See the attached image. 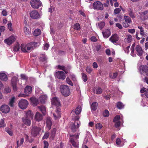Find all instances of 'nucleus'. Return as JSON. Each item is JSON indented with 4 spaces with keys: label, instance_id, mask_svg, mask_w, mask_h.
<instances>
[{
    "label": "nucleus",
    "instance_id": "nucleus-1",
    "mask_svg": "<svg viewBox=\"0 0 148 148\" xmlns=\"http://www.w3.org/2000/svg\"><path fill=\"white\" fill-rule=\"evenodd\" d=\"M60 90L62 95L65 97L69 96L70 93V89L68 86L62 85L60 87Z\"/></svg>",
    "mask_w": 148,
    "mask_h": 148
},
{
    "label": "nucleus",
    "instance_id": "nucleus-2",
    "mask_svg": "<svg viewBox=\"0 0 148 148\" xmlns=\"http://www.w3.org/2000/svg\"><path fill=\"white\" fill-rule=\"evenodd\" d=\"M30 4L34 9H37L41 5L42 3L39 0H31Z\"/></svg>",
    "mask_w": 148,
    "mask_h": 148
},
{
    "label": "nucleus",
    "instance_id": "nucleus-3",
    "mask_svg": "<svg viewBox=\"0 0 148 148\" xmlns=\"http://www.w3.org/2000/svg\"><path fill=\"white\" fill-rule=\"evenodd\" d=\"M94 9L95 10H102L103 9V5L100 1H97L94 2L93 4Z\"/></svg>",
    "mask_w": 148,
    "mask_h": 148
},
{
    "label": "nucleus",
    "instance_id": "nucleus-4",
    "mask_svg": "<svg viewBox=\"0 0 148 148\" xmlns=\"http://www.w3.org/2000/svg\"><path fill=\"white\" fill-rule=\"evenodd\" d=\"M28 103L27 101L25 99L21 100L18 103L19 107L22 109H24L27 108Z\"/></svg>",
    "mask_w": 148,
    "mask_h": 148
},
{
    "label": "nucleus",
    "instance_id": "nucleus-5",
    "mask_svg": "<svg viewBox=\"0 0 148 148\" xmlns=\"http://www.w3.org/2000/svg\"><path fill=\"white\" fill-rule=\"evenodd\" d=\"M18 80V77L16 76L13 77L11 79V85L12 86L13 90L14 91H16L17 89V83Z\"/></svg>",
    "mask_w": 148,
    "mask_h": 148
},
{
    "label": "nucleus",
    "instance_id": "nucleus-6",
    "mask_svg": "<svg viewBox=\"0 0 148 148\" xmlns=\"http://www.w3.org/2000/svg\"><path fill=\"white\" fill-rule=\"evenodd\" d=\"M41 130V129L39 127L36 126L34 127L32 129L31 133L32 135L34 136H36L39 134V132Z\"/></svg>",
    "mask_w": 148,
    "mask_h": 148
},
{
    "label": "nucleus",
    "instance_id": "nucleus-7",
    "mask_svg": "<svg viewBox=\"0 0 148 148\" xmlns=\"http://www.w3.org/2000/svg\"><path fill=\"white\" fill-rule=\"evenodd\" d=\"M55 76L58 78L64 80L66 78V76L64 72L62 71H59L56 72Z\"/></svg>",
    "mask_w": 148,
    "mask_h": 148
},
{
    "label": "nucleus",
    "instance_id": "nucleus-8",
    "mask_svg": "<svg viewBox=\"0 0 148 148\" xmlns=\"http://www.w3.org/2000/svg\"><path fill=\"white\" fill-rule=\"evenodd\" d=\"M139 70L141 74L145 73L146 75L148 76V67L146 65H141L139 68Z\"/></svg>",
    "mask_w": 148,
    "mask_h": 148
},
{
    "label": "nucleus",
    "instance_id": "nucleus-9",
    "mask_svg": "<svg viewBox=\"0 0 148 148\" xmlns=\"http://www.w3.org/2000/svg\"><path fill=\"white\" fill-rule=\"evenodd\" d=\"M30 17L33 19H36L40 17V16L38 11L35 10H32L30 13Z\"/></svg>",
    "mask_w": 148,
    "mask_h": 148
},
{
    "label": "nucleus",
    "instance_id": "nucleus-10",
    "mask_svg": "<svg viewBox=\"0 0 148 148\" xmlns=\"http://www.w3.org/2000/svg\"><path fill=\"white\" fill-rule=\"evenodd\" d=\"M79 122H78L75 121L74 123H72L71 125V129L73 132H75L76 131V130L79 127Z\"/></svg>",
    "mask_w": 148,
    "mask_h": 148
},
{
    "label": "nucleus",
    "instance_id": "nucleus-11",
    "mask_svg": "<svg viewBox=\"0 0 148 148\" xmlns=\"http://www.w3.org/2000/svg\"><path fill=\"white\" fill-rule=\"evenodd\" d=\"M51 104L56 106H59L60 105V103L59 99L56 97L53 98L51 101Z\"/></svg>",
    "mask_w": 148,
    "mask_h": 148
},
{
    "label": "nucleus",
    "instance_id": "nucleus-12",
    "mask_svg": "<svg viewBox=\"0 0 148 148\" xmlns=\"http://www.w3.org/2000/svg\"><path fill=\"white\" fill-rule=\"evenodd\" d=\"M15 40V38L14 36H11L8 38L5 39L4 40L5 42L8 44L10 45L14 42Z\"/></svg>",
    "mask_w": 148,
    "mask_h": 148
},
{
    "label": "nucleus",
    "instance_id": "nucleus-13",
    "mask_svg": "<svg viewBox=\"0 0 148 148\" xmlns=\"http://www.w3.org/2000/svg\"><path fill=\"white\" fill-rule=\"evenodd\" d=\"M0 109L1 112L5 113H8L10 110L9 106L6 105L2 106Z\"/></svg>",
    "mask_w": 148,
    "mask_h": 148
},
{
    "label": "nucleus",
    "instance_id": "nucleus-14",
    "mask_svg": "<svg viewBox=\"0 0 148 148\" xmlns=\"http://www.w3.org/2000/svg\"><path fill=\"white\" fill-rule=\"evenodd\" d=\"M135 49L137 55L140 56H142L143 51L142 48L139 45H137Z\"/></svg>",
    "mask_w": 148,
    "mask_h": 148
},
{
    "label": "nucleus",
    "instance_id": "nucleus-15",
    "mask_svg": "<svg viewBox=\"0 0 148 148\" xmlns=\"http://www.w3.org/2000/svg\"><path fill=\"white\" fill-rule=\"evenodd\" d=\"M119 40V36L118 35L115 34L111 36L110 38V40L113 43H116Z\"/></svg>",
    "mask_w": 148,
    "mask_h": 148
},
{
    "label": "nucleus",
    "instance_id": "nucleus-16",
    "mask_svg": "<svg viewBox=\"0 0 148 148\" xmlns=\"http://www.w3.org/2000/svg\"><path fill=\"white\" fill-rule=\"evenodd\" d=\"M24 124L27 126H30L31 124V120L30 118L27 117H24L22 118Z\"/></svg>",
    "mask_w": 148,
    "mask_h": 148
},
{
    "label": "nucleus",
    "instance_id": "nucleus-17",
    "mask_svg": "<svg viewBox=\"0 0 148 148\" xmlns=\"http://www.w3.org/2000/svg\"><path fill=\"white\" fill-rule=\"evenodd\" d=\"M35 119L36 121H39L42 119V115L39 112H36L35 116Z\"/></svg>",
    "mask_w": 148,
    "mask_h": 148
},
{
    "label": "nucleus",
    "instance_id": "nucleus-18",
    "mask_svg": "<svg viewBox=\"0 0 148 148\" xmlns=\"http://www.w3.org/2000/svg\"><path fill=\"white\" fill-rule=\"evenodd\" d=\"M104 37L107 38L111 35V33L110 29H107L103 32H102Z\"/></svg>",
    "mask_w": 148,
    "mask_h": 148
},
{
    "label": "nucleus",
    "instance_id": "nucleus-19",
    "mask_svg": "<svg viewBox=\"0 0 148 148\" xmlns=\"http://www.w3.org/2000/svg\"><path fill=\"white\" fill-rule=\"evenodd\" d=\"M39 59L40 61L44 63L47 62V58L45 54H41L39 56Z\"/></svg>",
    "mask_w": 148,
    "mask_h": 148
},
{
    "label": "nucleus",
    "instance_id": "nucleus-20",
    "mask_svg": "<svg viewBox=\"0 0 148 148\" xmlns=\"http://www.w3.org/2000/svg\"><path fill=\"white\" fill-rule=\"evenodd\" d=\"M133 39L132 36L130 34H128L126 35V37L125 38L124 40L125 42L130 43Z\"/></svg>",
    "mask_w": 148,
    "mask_h": 148
},
{
    "label": "nucleus",
    "instance_id": "nucleus-21",
    "mask_svg": "<svg viewBox=\"0 0 148 148\" xmlns=\"http://www.w3.org/2000/svg\"><path fill=\"white\" fill-rule=\"evenodd\" d=\"M56 113L57 114H53V116L55 117V119H57L60 118L61 116V115L59 112H60V109L59 108H57L56 111Z\"/></svg>",
    "mask_w": 148,
    "mask_h": 148
},
{
    "label": "nucleus",
    "instance_id": "nucleus-22",
    "mask_svg": "<svg viewBox=\"0 0 148 148\" xmlns=\"http://www.w3.org/2000/svg\"><path fill=\"white\" fill-rule=\"evenodd\" d=\"M32 90V87L30 86H28L25 88L24 91L25 93L27 95L31 92Z\"/></svg>",
    "mask_w": 148,
    "mask_h": 148
},
{
    "label": "nucleus",
    "instance_id": "nucleus-23",
    "mask_svg": "<svg viewBox=\"0 0 148 148\" xmlns=\"http://www.w3.org/2000/svg\"><path fill=\"white\" fill-rule=\"evenodd\" d=\"M0 79L4 81H6L8 80V77L5 73H0Z\"/></svg>",
    "mask_w": 148,
    "mask_h": 148
},
{
    "label": "nucleus",
    "instance_id": "nucleus-24",
    "mask_svg": "<svg viewBox=\"0 0 148 148\" xmlns=\"http://www.w3.org/2000/svg\"><path fill=\"white\" fill-rule=\"evenodd\" d=\"M51 125L52 122L50 118H48L47 120V126L49 130L51 128Z\"/></svg>",
    "mask_w": 148,
    "mask_h": 148
},
{
    "label": "nucleus",
    "instance_id": "nucleus-25",
    "mask_svg": "<svg viewBox=\"0 0 148 148\" xmlns=\"http://www.w3.org/2000/svg\"><path fill=\"white\" fill-rule=\"evenodd\" d=\"M47 96L45 95H42L40 97V102L42 103H44L45 101L47 99Z\"/></svg>",
    "mask_w": 148,
    "mask_h": 148
},
{
    "label": "nucleus",
    "instance_id": "nucleus-26",
    "mask_svg": "<svg viewBox=\"0 0 148 148\" xmlns=\"http://www.w3.org/2000/svg\"><path fill=\"white\" fill-rule=\"evenodd\" d=\"M31 101L34 106H36L39 103L38 99L35 97L31 98H30Z\"/></svg>",
    "mask_w": 148,
    "mask_h": 148
},
{
    "label": "nucleus",
    "instance_id": "nucleus-27",
    "mask_svg": "<svg viewBox=\"0 0 148 148\" xmlns=\"http://www.w3.org/2000/svg\"><path fill=\"white\" fill-rule=\"evenodd\" d=\"M98 105V103L97 102L93 103L91 106V108L92 110L95 111L97 109V106Z\"/></svg>",
    "mask_w": 148,
    "mask_h": 148
},
{
    "label": "nucleus",
    "instance_id": "nucleus-28",
    "mask_svg": "<svg viewBox=\"0 0 148 148\" xmlns=\"http://www.w3.org/2000/svg\"><path fill=\"white\" fill-rule=\"evenodd\" d=\"M144 20L148 19V10L142 12Z\"/></svg>",
    "mask_w": 148,
    "mask_h": 148
},
{
    "label": "nucleus",
    "instance_id": "nucleus-29",
    "mask_svg": "<svg viewBox=\"0 0 148 148\" xmlns=\"http://www.w3.org/2000/svg\"><path fill=\"white\" fill-rule=\"evenodd\" d=\"M82 108L80 106H78L75 110V112L76 114H79L81 112Z\"/></svg>",
    "mask_w": 148,
    "mask_h": 148
},
{
    "label": "nucleus",
    "instance_id": "nucleus-30",
    "mask_svg": "<svg viewBox=\"0 0 148 148\" xmlns=\"http://www.w3.org/2000/svg\"><path fill=\"white\" fill-rule=\"evenodd\" d=\"M38 108L42 112L44 115H45L46 112V109L45 107L43 106H38Z\"/></svg>",
    "mask_w": 148,
    "mask_h": 148
},
{
    "label": "nucleus",
    "instance_id": "nucleus-31",
    "mask_svg": "<svg viewBox=\"0 0 148 148\" xmlns=\"http://www.w3.org/2000/svg\"><path fill=\"white\" fill-rule=\"evenodd\" d=\"M38 44V43L34 42L29 43V46H30L32 48V49H33L34 48L39 45Z\"/></svg>",
    "mask_w": 148,
    "mask_h": 148
},
{
    "label": "nucleus",
    "instance_id": "nucleus-32",
    "mask_svg": "<svg viewBox=\"0 0 148 148\" xmlns=\"http://www.w3.org/2000/svg\"><path fill=\"white\" fill-rule=\"evenodd\" d=\"M25 117L32 118L33 117V114L30 110L28 111L26 113V115Z\"/></svg>",
    "mask_w": 148,
    "mask_h": 148
},
{
    "label": "nucleus",
    "instance_id": "nucleus-33",
    "mask_svg": "<svg viewBox=\"0 0 148 148\" xmlns=\"http://www.w3.org/2000/svg\"><path fill=\"white\" fill-rule=\"evenodd\" d=\"M70 141L71 144L74 147H76V148H78V143L77 142L75 141L72 138L71 139Z\"/></svg>",
    "mask_w": 148,
    "mask_h": 148
},
{
    "label": "nucleus",
    "instance_id": "nucleus-34",
    "mask_svg": "<svg viewBox=\"0 0 148 148\" xmlns=\"http://www.w3.org/2000/svg\"><path fill=\"white\" fill-rule=\"evenodd\" d=\"M41 34V31L39 29H36L34 30L33 34L35 36H37L40 35Z\"/></svg>",
    "mask_w": 148,
    "mask_h": 148
},
{
    "label": "nucleus",
    "instance_id": "nucleus-35",
    "mask_svg": "<svg viewBox=\"0 0 148 148\" xmlns=\"http://www.w3.org/2000/svg\"><path fill=\"white\" fill-rule=\"evenodd\" d=\"M26 45L24 44H21V51L24 52H27V51L26 50Z\"/></svg>",
    "mask_w": 148,
    "mask_h": 148
},
{
    "label": "nucleus",
    "instance_id": "nucleus-36",
    "mask_svg": "<svg viewBox=\"0 0 148 148\" xmlns=\"http://www.w3.org/2000/svg\"><path fill=\"white\" fill-rule=\"evenodd\" d=\"M95 92L97 94H100L102 92V90L101 88L98 87L95 88Z\"/></svg>",
    "mask_w": 148,
    "mask_h": 148
},
{
    "label": "nucleus",
    "instance_id": "nucleus-37",
    "mask_svg": "<svg viewBox=\"0 0 148 148\" xmlns=\"http://www.w3.org/2000/svg\"><path fill=\"white\" fill-rule=\"evenodd\" d=\"M15 97H12L10 99L9 102V105L10 106L12 107L14 106V101Z\"/></svg>",
    "mask_w": 148,
    "mask_h": 148
},
{
    "label": "nucleus",
    "instance_id": "nucleus-38",
    "mask_svg": "<svg viewBox=\"0 0 148 148\" xmlns=\"http://www.w3.org/2000/svg\"><path fill=\"white\" fill-rule=\"evenodd\" d=\"M116 106L119 109H121L123 108L124 105L121 102H118Z\"/></svg>",
    "mask_w": 148,
    "mask_h": 148
},
{
    "label": "nucleus",
    "instance_id": "nucleus-39",
    "mask_svg": "<svg viewBox=\"0 0 148 148\" xmlns=\"http://www.w3.org/2000/svg\"><path fill=\"white\" fill-rule=\"evenodd\" d=\"M5 131L10 136L13 135V133L11 130L8 128H6L5 129Z\"/></svg>",
    "mask_w": 148,
    "mask_h": 148
},
{
    "label": "nucleus",
    "instance_id": "nucleus-40",
    "mask_svg": "<svg viewBox=\"0 0 148 148\" xmlns=\"http://www.w3.org/2000/svg\"><path fill=\"white\" fill-rule=\"evenodd\" d=\"M129 15L130 17L132 18H135L134 13L130 9L129 10Z\"/></svg>",
    "mask_w": 148,
    "mask_h": 148
},
{
    "label": "nucleus",
    "instance_id": "nucleus-41",
    "mask_svg": "<svg viewBox=\"0 0 148 148\" xmlns=\"http://www.w3.org/2000/svg\"><path fill=\"white\" fill-rule=\"evenodd\" d=\"M124 18L125 20V22L128 23H130L131 22V20L128 16H125Z\"/></svg>",
    "mask_w": 148,
    "mask_h": 148
},
{
    "label": "nucleus",
    "instance_id": "nucleus-42",
    "mask_svg": "<svg viewBox=\"0 0 148 148\" xmlns=\"http://www.w3.org/2000/svg\"><path fill=\"white\" fill-rule=\"evenodd\" d=\"M19 45L17 44L14 47L13 51H18L19 49Z\"/></svg>",
    "mask_w": 148,
    "mask_h": 148
},
{
    "label": "nucleus",
    "instance_id": "nucleus-43",
    "mask_svg": "<svg viewBox=\"0 0 148 148\" xmlns=\"http://www.w3.org/2000/svg\"><path fill=\"white\" fill-rule=\"evenodd\" d=\"M24 31L26 35L30 34H31V33L29 31V29L26 27H24Z\"/></svg>",
    "mask_w": 148,
    "mask_h": 148
},
{
    "label": "nucleus",
    "instance_id": "nucleus-44",
    "mask_svg": "<svg viewBox=\"0 0 148 148\" xmlns=\"http://www.w3.org/2000/svg\"><path fill=\"white\" fill-rule=\"evenodd\" d=\"M66 82L69 84L71 85V86H73V83L68 77H67L66 78Z\"/></svg>",
    "mask_w": 148,
    "mask_h": 148
},
{
    "label": "nucleus",
    "instance_id": "nucleus-45",
    "mask_svg": "<svg viewBox=\"0 0 148 148\" xmlns=\"http://www.w3.org/2000/svg\"><path fill=\"white\" fill-rule=\"evenodd\" d=\"M138 28L140 30V34L142 36L144 35V32L143 28L141 26H138Z\"/></svg>",
    "mask_w": 148,
    "mask_h": 148
},
{
    "label": "nucleus",
    "instance_id": "nucleus-46",
    "mask_svg": "<svg viewBox=\"0 0 148 148\" xmlns=\"http://www.w3.org/2000/svg\"><path fill=\"white\" fill-rule=\"evenodd\" d=\"M11 91V89L9 87H8L4 89L3 92L5 93H8L10 92Z\"/></svg>",
    "mask_w": 148,
    "mask_h": 148
},
{
    "label": "nucleus",
    "instance_id": "nucleus-47",
    "mask_svg": "<svg viewBox=\"0 0 148 148\" xmlns=\"http://www.w3.org/2000/svg\"><path fill=\"white\" fill-rule=\"evenodd\" d=\"M24 142V138H21V141L19 145L18 144L19 141L18 140L17 141V147L19 146H20L22 145Z\"/></svg>",
    "mask_w": 148,
    "mask_h": 148
},
{
    "label": "nucleus",
    "instance_id": "nucleus-48",
    "mask_svg": "<svg viewBox=\"0 0 148 148\" xmlns=\"http://www.w3.org/2000/svg\"><path fill=\"white\" fill-rule=\"evenodd\" d=\"M74 28L75 29L78 30L80 28V25L79 23H76L74 25Z\"/></svg>",
    "mask_w": 148,
    "mask_h": 148
},
{
    "label": "nucleus",
    "instance_id": "nucleus-49",
    "mask_svg": "<svg viewBox=\"0 0 148 148\" xmlns=\"http://www.w3.org/2000/svg\"><path fill=\"white\" fill-rule=\"evenodd\" d=\"M98 26L101 29H102L105 25V23L104 22H101L98 23Z\"/></svg>",
    "mask_w": 148,
    "mask_h": 148
},
{
    "label": "nucleus",
    "instance_id": "nucleus-50",
    "mask_svg": "<svg viewBox=\"0 0 148 148\" xmlns=\"http://www.w3.org/2000/svg\"><path fill=\"white\" fill-rule=\"evenodd\" d=\"M70 77L74 81H75L76 80L75 76L73 74H71L70 75Z\"/></svg>",
    "mask_w": 148,
    "mask_h": 148
},
{
    "label": "nucleus",
    "instance_id": "nucleus-51",
    "mask_svg": "<svg viewBox=\"0 0 148 148\" xmlns=\"http://www.w3.org/2000/svg\"><path fill=\"white\" fill-rule=\"evenodd\" d=\"M103 115L104 117H108L109 116V113L108 111L107 110H105L103 113Z\"/></svg>",
    "mask_w": 148,
    "mask_h": 148
},
{
    "label": "nucleus",
    "instance_id": "nucleus-52",
    "mask_svg": "<svg viewBox=\"0 0 148 148\" xmlns=\"http://www.w3.org/2000/svg\"><path fill=\"white\" fill-rule=\"evenodd\" d=\"M49 136V133L48 132H47L45 133V134L42 137L43 139H46Z\"/></svg>",
    "mask_w": 148,
    "mask_h": 148
},
{
    "label": "nucleus",
    "instance_id": "nucleus-53",
    "mask_svg": "<svg viewBox=\"0 0 148 148\" xmlns=\"http://www.w3.org/2000/svg\"><path fill=\"white\" fill-rule=\"evenodd\" d=\"M7 26L9 30L10 31H12V28L11 23V22H9L7 24Z\"/></svg>",
    "mask_w": 148,
    "mask_h": 148
},
{
    "label": "nucleus",
    "instance_id": "nucleus-54",
    "mask_svg": "<svg viewBox=\"0 0 148 148\" xmlns=\"http://www.w3.org/2000/svg\"><path fill=\"white\" fill-rule=\"evenodd\" d=\"M82 77L83 79V81L84 82H86L87 80V75L84 73H83L82 74Z\"/></svg>",
    "mask_w": 148,
    "mask_h": 148
},
{
    "label": "nucleus",
    "instance_id": "nucleus-55",
    "mask_svg": "<svg viewBox=\"0 0 148 148\" xmlns=\"http://www.w3.org/2000/svg\"><path fill=\"white\" fill-rule=\"evenodd\" d=\"M117 72H115L112 75L110 74V77L111 78L114 79L116 78L117 76Z\"/></svg>",
    "mask_w": 148,
    "mask_h": 148
},
{
    "label": "nucleus",
    "instance_id": "nucleus-56",
    "mask_svg": "<svg viewBox=\"0 0 148 148\" xmlns=\"http://www.w3.org/2000/svg\"><path fill=\"white\" fill-rule=\"evenodd\" d=\"M5 126V125L4 124V120L1 119L0 121V127H4Z\"/></svg>",
    "mask_w": 148,
    "mask_h": 148
},
{
    "label": "nucleus",
    "instance_id": "nucleus-57",
    "mask_svg": "<svg viewBox=\"0 0 148 148\" xmlns=\"http://www.w3.org/2000/svg\"><path fill=\"white\" fill-rule=\"evenodd\" d=\"M96 127L97 129L100 130L102 128V126L100 123H98L96 124Z\"/></svg>",
    "mask_w": 148,
    "mask_h": 148
},
{
    "label": "nucleus",
    "instance_id": "nucleus-58",
    "mask_svg": "<svg viewBox=\"0 0 148 148\" xmlns=\"http://www.w3.org/2000/svg\"><path fill=\"white\" fill-rule=\"evenodd\" d=\"M120 116L117 115L114 117L113 121V122L119 121V120L120 119Z\"/></svg>",
    "mask_w": 148,
    "mask_h": 148
},
{
    "label": "nucleus",
    "instance_id": "nucleus-59",
    "mask_svg": "<svg viewBox=\"0 0 148 148\" xmlns=\"http://www.w3.org/2000/svg\"><path fill=\"white\" fill-rule=\"evenodd\" d=\"M121 11V9L119 8H117L115 9L114 11L115 14H118Z\"/></svg>",
    "mask_w": 148,
    "mask_h": 148
},
{
    "label": "nucleus",
    "instance_id": "nucleus-60",
    "mask_svg": "<svg viewBox=\"0 0 148 148\" xmlns=\"http://www.w3.org/2000/svg\"><path fill=\"white\" fill-rule=\"evenodd\" d=\"M7 12L6 10L3 9V10L1 12V14L3 16H6L7 15Z\"/></svg>",
    "mask_w": 148,
    "mask_h": 148
},
{
    "label": "nucleus",
    "instance_id": "nucleus-61",
    "mask_svg": "<svg viewBox=\"0 0 148 148\" xmlns=\"http://www.w3.org/2000/svg\"><path fill=\"white\" fill-rule=\"evenodd\" d=\"M44 148H47L48 147L49 144L48 142L45 140L44 141Z\"/></svg>",
    "mask_w": 148,
    "mask_h": 148
},
{
    "label": "nucleus",
    "instance_id": "nucleus-62",
    "mask_svg": "<svg viewBox=\"0 0 148 148\" xmlns=\"http://www.w3.org/2000/svg\"><path fill=\"white\" fill-rule=\"evenodd\" d=\"M115 123V125L116 127H118L120 126L121 123L120 121L114 122Z\"/></svg>",
    "mask_w": 148,
    "mask_h": 148
},
{
    "label": "nucleus",
    "instance_id": "nucleus-63",
    "mask_svg": "<svg viewBox=\"0 0 148 148\" xmlns=\"http://www.w3.org/2000/svg\"><path fill=\"white\" fill-rule=\"evenodd\" d=\"M127 31L130 33L132 34L134 33L135 32V30L134 29H128Z\"/></svg>",
    "mask_w": 148,
    "mask_h": 148
},
{
    "label": "nucleus",
    "instance_id": "nucleus-64",
    "mask_svg": "<svg viewBox=\"0 0 148 148\" xmlns=\"http://www.w3.org/2000/svg\"><path fill=\"white\" fill-rule=\"evenodd\" d=\"M147 89L145 87H143L140 90V92L141 93H143L144 92H145L146 91H147Z\"/></svg>",
    "mask_w": 148,
    "mask_h": 148
}]
</instances>
